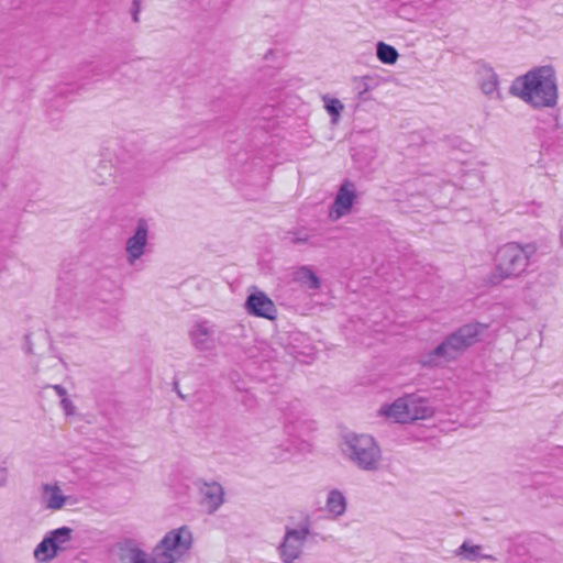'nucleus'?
<instances>
[{"label":"nucleus","mask_w":563,"mask_h":563,"mask_svg":"<svg viewBox=\"0 0 563 563\" xmlns=\"http://www.w3.org/2000/svg\"><path fill=\"white\" fill-rule=\"evenodd\" d=\"M456 555L462 558L463 560L475 562L478 560H492L496 559L490 554L482 553V545L472 544L468 541H465L461 544V547L456 550Z\"/></svg>","instance_id":"nucleus-18"},{"label":"nucleus","mask_w":563,"mask_h":563,"mask_svg":"<svg viewBox=\"0 0 563 563\" xmlns=\"http://www.w3.org/2000/svg\"><path fill=\"white\" fill-rule=\"evenodd\" d=\"M434 415L429 400L418 394H406L378 409V416L395 423H412L426 420Z\"/></svg>","instance_id":"nucleus-6"},{"label":"nucleus","mask_w":563,"mask_h":563,"mask_svg":"<svg viewBox=\"0 0 563 563\" xmlns=\"http://www.w3.org/2000/svg\"><path fill=\"white\" fill-rule=\"evenodd\" d=\"M323 107L331 117V122L336 124L340 120L341 113L344 111V104L336 98L328 95L322 96Z\"/></svg>","instance_id":"nucleus-20"},{"label":"nucleus","mask_w":563,"mask_h":563,"mask_svg":"<svg viewBox=\"0 0 563 563\" xmlns=\"http://www.w3.org/2000/svg\"><path fill=\"white\" fill-rule=\"evenodd\" d=\"M148 232V221L140 218L136 221L134 233L125 242V258L130 265H134L146 253Z\"/></svg>","instance_id":"nucleus-11"},{"label":"nucleus","mask_w":563,"mask_h":563,"mask_svg":"<svg viewBox=\"0 0 563 563\" xmlns=\"http://www.w3.org/2000/svg\"><path fill=\"white\" fill-rule=\"evenodd\" d=\"M486 329L481 323H468L448 335L439 345L420 355L419 363L424 367H443L454 362L470 346L476 343Z\"/></svg>","instance_id":"nucleus-3"},{"label":"nucleus","mask_w":563,"mask_h":563,"mask_svg":"<svg viewBox=\"0 0 563 563\" xmlns=\"http://www.w3.org/2000/svg\"><path fill=\"white\" fill-rule=\"evenodd\" d=\"M481 89L489 98H498V76L490 69H484L481 75Z\"/></svg>","instance_id":"nucleus-19"},{"label":"nucleus","mask_w":563,"mask_h":563,"mask_svg":"<svg viewBox=\"0 0 563 563\" xmlns=\"http://www.w3.org/2000/svg\"><path fill=\"white\" fill-rule=\"evenodd\" d=\"M133 5H134V10H133V21H134V22H137V21H139V12H140V5H139L137 0H134Z\"/></svg>","instance_id":"nucleus-26"},{"label":"nucleus","mask_w":563,"mask_h":563,"mask_svg":"<svg viewBox=\"0 0 563 563\" xmlns=\"http://www.w3.org/2000/svg\"><path fill=\"white\" fill-rule=\"evenodd\" d=\"M536 253L537 247L532 243L508 242L500 245L495 254L494 269L487 275L486 283L497 286L507 279L521 277Z\"/></svg>","instance_id":"nucleus-4"},{"label":"nucleus","mask_w":563,"mask_h":563,"mask_svg":"<svg viewBox=\"0 0 563 563\" xmlns=\"http://www.w3.org/2000/svg\"><path fill=\"white\" fill-rule=\"evenodd\" d=\"M361 198V191L351 180H344L338 188L328 210V219L334 223L350 216Z\"/></svg>","instance_id":"nucleus-9"},{"label":"nucleus","mask_w":563,"mask_h":563,"mask_svg":"<svg viewBox=\"0 0 563 563\" xmlns=\"http://www.w3.org/2000/svg\"><path fill=\"white\" fill-rule=\"evenodd\" d=\"M296 279L310 289L320 288V279L308 266H302L296 272Z\"/></svg>","instance_id":"nucleus-21"},{"label":"nucleus","mask_w":563,"mask_h":563,"mask_svg":"<svg viewBox=\"0 0 563 563\" xmlns=\"http://www.w3.org/2000/svg\"><path fill=\"white\" fill-rule=\"evenodd\" d=\"M201 505L209 514L217 511L224 503V489L217 482H203L199 486Z\"/></svg>","instance_id":"nucleus-15"},{"label":"nucleus","mask_w":563,"mask_h":563,"mask_svg":"<svg viewBox=\"0 0 563 563\" xmlns=\"http://www.w3.org/2000/svg\"><path fill=\"white\" fill-rule=\"evenodd\" d=\"M376 55L382 63L388 65L395 64L399 56L397 49L394 46L384 42H379L377 44Z\"/></svg>","instance_id":"nucleus-22"},{"label":"nucleus","mask_w":563,"mask_h":563,"mask_svg":"<svg viewBox=\"0 0 563 563\" xmlns=\"http://www.w3.org/2000/svg\"><path fill=\"white\" fill-rule=\"evenodd\" d=\"M510 93L533 108H553L558 103L559 89L552 66H539L516 78Z\"/></svg>","instance_id":"nucleus-1"},{"label":"nucleus","mask_w":563,"mask_h":563,"mask_svg":"<svg viewBox=\"0 0 563 563\" xmlns=\"http://www.w3.org/2000/svg\"><path fill=\"white\" fill-rule=\"evenodd\" d=\"M310 536V525L300 523L298 527H285V533L276 550L283 563H296L305 551L306 543Z\"/></svg>","instance_id":"nucleus-8"},{"label":"nucleus","mask_w":563,"mask_h":563,"mask_svg":"<svg viewBox=\"0 0 563 563\" xmlns=\"http://www.w3.org/2000/svg\"><path fill=\"white\" fill-rule=\"evenodd\" d=\"M343 456L358 470L376 473L383 468L384 456L376 439L366 433H347L342 438Z\"/></svg>","instance_id":"nucleus-5"},{"label":"nucleus","mask_w":563,"mask_h":563,"mask_svg":"<svg viewBox=\"0 0 563 563\" xmlns=\"http://www.w3.org/2000/svg\"><path fill=\"white\" fill-rule=\"evenodd\" d=\"M189 339L194 347L201 352L216 347L214 330L206 321L196 322L189 330Z\"/></svg>","instance_id":"nucleus-14"},{"label":"nucleus","mask_w":563,"mask_h":563,"mask_svg":"<svg viewBox=\"0 0 563 563\" xmlns=\"http://www.w3.org/2000/svg\"><path fill=\"white\" fill-rule=\"evenodd\" d=\"M73 530L62 527L49 531L34 550V559L38 563H47L55 559L60 551L66 550L71 540Z\"/></svg>","instance_id":"nucleus-10"},{"label":"nucleus","mask_w":563,"mask_h":563,"mask_svg":"<svg viewBox=\"0 0 563 563\" xmlns=\"http://www.w3.org/2000/svg\"><path fill=\"white\" fill-rule=\"evenodd\" d=\"M289 234H290V242L292 244L299 245V244H306V243L310 242L311 235L305 229L291 231Z\"/></svg>","instance_id":"nucleus-23"},{"label":"nucleus","mask_w":563,"mask_h":563,"mask_svg":"<svg viewBox=\"0 0 563 563\" xmlns=\"http://www.w3.org/2000/svg\"><path fill=\"white\" fill-rule=\"evenodd\" d=\"M486 329L481 323H468L448 335L439 345L420 355L419 363L424 367H443L454 362L470 346L476 343Z\"/></svg>","instance_id":"nucleus-2"},{"label":"nucleus","mask_w":563,"mask_h":563,"mask_svg":"<svg viewBox=\"0 0 563 563\" xmlns=\"http://www.w3.org/2000/svg\"><path fill=\"white\" fill-rule=\"evenodd\" d=\"M60 407L67 417L76 413V406L69 397L60 399Z\"/></svg>","instance_id":"nucleus-24"},{"label":"nucleus","mask_w":563,"mask_h":563,"mask_svg":"<svg viewBox=\"0 0 563 563\" xmlns=\"http://www.w3.org/2000/svg\"><path fill=\"white\" fill-rule=\"evenodd\" d=\"M245 310L249 314L274 320L277 316V309L273 300L263 291L251 294L245 301Z\"/></svg>","instance_id":"nucleus-12"},{"label":"nucleus","mask_w":563,"mask_h":563,"mask_svg":"<svg viewBox=\"0 0 563 563\" xmlns=\"http://www.w3.org/2000/svg\"><path fill=\"white\" fill-rule=\"evenodd\" d=\"M66 497L63 495L62 489L56 484H43L41 503L46 509L59 510L64 507Z\"/></svg>","instance_id":"nucleus-16"},{"label":"nucleus","mask_w":563,"mask_h":563,"mask_svg":"<svg viewBox=\"0 0 563 563\" xmlns=\"http://www.w3.org/2000/svg\"><path fill=\"white\" fill-rule=\"evenodd\" d=\"M52 388L60 397V399L67 398V390L62 385H53Z\"/></svg>","instance_id":"nucleus-25"},{"label":"nucleus","mask_w":563,"mask_h":563,"mask_svg":"<svg viewBox=\"0 0 563 563\" xmlns=\"http://www.w3.org/2000/svg\"><path fill=\"white\" fill-rule=\"evenodd\" d=\"M192 533L186 526L172 529L153 548L159 563H177L191 550Z\"/></svg>","instance_id":"nucleus-7"},{"label":"nucleus","mask_w":563,"mask_h":563,"mask_svg":"<svg viewBox=\"0 0 563 563\" xmlns=\"http://www.w3.org/2000/svg\"><path fill=\"white\" fill-rule=\"evenodd\" d=\"M118 550L120 563H159L153 550L148 554L133 540H124L119 543Z\"/></svg>","instance_id":"nucleus-13"},{"label":"nucleus","mask_w":563,"mask_h":563,"mask_svg":"<svg viewBox=\"0 0 563 563\" xmlns=\"http://www.w3.org/2000/svg\"><path fill=\"white\" fill-rule=\"evenodd\" d=\"M347 508V500L345 495L336 489H330L327 494L325 510L333 517H342Z\"/></svg>","instance_id":"nucleus-17"},{"label":"nucleus","mask_w":563,"mask_h":563,"mask_svg":"<svg viewBox=\"0 0 563 563\" xmlns=\"http://www.w3.org/2000/svg\"><path fill=\"white\" fill-rule=\"evenodd\" d=\"M274 455L276 456V459H284L285 457V454H282V453H274Z\"/></svg>","instance_id":"nucleus-27"}]
</instances>
